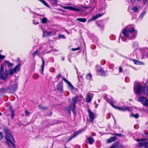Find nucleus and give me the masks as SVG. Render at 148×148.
Listing matches in <instances>:
<instances>
[{"instance_id":"nucleus-1","label":"nucleus","mask_w":148,"mask_h":148,"mask_svg":"<svg viewBox=\"0 0 148 148\" xmlns=\"http://www.w3.org/2000/svg\"><path fill=\"white\" fill-rule=\"evenodd\" d=\"M21 64H19L16 66L13 69H10L8 70V73L6 71L5 72H3L4 69L3 64H1L0 68V77L3 80H5L7 78L8 74L10 75H12L14 73L18 72L20 70V67Z\"/></svg>"},{"instance_id":"nucleus-2","label":"nucleus","mask_w":148,"mask_h":148,"mask_svg":"<svg viewBox=\"0 0 148 148\" xmlns=\"http://www.w3.org/2000/svg\"><path fill=\"white\" fill-rule=\"evenodd\" d=\"M134 90L136 94L139 95L143 92L145 94L148 95V86H146L142 87L138 82L134 83Z\"/></svg>"},{"instance_id":"nucleus-3","label":"nucleus","mask_w":148,"mask_h":148,"mask_svg":"<svg viewBox=\"0 0 148 148\" xmlns=\"http://www.w3.org/2000/svg\"><path fill=\"white\" fill-rule=\"evenodd\" d=\"M136 33V31L135 30L134 28L130 27H126L123 32L125 37L129 39L134 38Z\"/></svg>"},{"instance_id":"nucleus-4","label":"nucleus","mask_w":148,"mask_h":148,"mask_svg":"<svg viewBox=\"0 0 148 148\" xmlns=\"http://www.w3.org/2000/svg\"><path fill=\"white\" fill-rule=\"evenodd\" d=\"M4 131L6 134L5 137L6 140V142L9 146L12 148L15 147V145L13 142H15V140L11 134L10 133L8 130L6 128L4 129Z\"/></svg>"},{"instance_id":"nucleus-5","label":"nucleus","mask_w":148,"mask_h":148,"mask_svg":"<svg viewBox=\"0 0 148 148\" xmlns=\"http://www.w3.org/2000/svg\"><path fill=\"white\" fill-rule=\"evenodd\" d=\"M18 84L15 83L8 87L6 89V90L7 92L10 93L13 92L16 90Z\"/></svg>"},{"instance_id":"nucleus-6","label":"nucleus","mask_w":148,"mask_h":148,"mask_svg":"<svg viewBox=\"0 0 148 148\" xmlns=\"http://www.w3.org/2000/svg\"><path fill=\"white\" fill-rule=\"evenodd\" d=\"M62 7L64 9L72 10L75 11H80L79 6L77 5L75 6L74 7L64 6H62Z\"/></svg>"},{"instance_id":"nucleus-7","label":"nucleus","mask_w":148,"mask_h":148,"mask_svg":"<svg viewBox=\"0 0 148 148\" xmlns=\"http://www.w3.org/2000/svg\"><path fill=\"white\" fill-rule=\"evenodd\" d=\"M78 97L76 96L75 97H73L72 99V104L71 105V109L73 111L76 109V106L75 104L77 102Z\"/></svg>"},{"instance_id":"nucleus-8","label":"nucleus","mask_w":148,"mask_h":148,"mask_svg":"<svg viewBox=\"0 0 148 148\" xmlns=\"http://www.w3.org/2000/svg\"><path fill=\"white\" fill-rule=\"evenodd\" d=\"M138 101L141 102L145 106H148V100L145 97H141L138 98Z\"/></svg>"},{"instance_id":"nucleus-9","label":"nucleus","mask_w":148,"mask_h":148,"mask_svg":"<svg viewBox=\"0 0 148 148\" xmlns=\"http://www.w3.org/2000/svg\"><path fill=\"white\" fill-rule=\"evenodd\" d=\"M85 130V129H83L74 132L73 134L69 137V138L68 140L69 141L71 140L72 138L76 136L78 134L83 132Z\"/></svg>"},{"instance_id":"nucleus-10","label":"nucleus","mask_w":148,"mask_h":148,"mask_svg":"<svg viewBox=\"0 0 148 148\" xmlns=\"http://www.w3.org/2000/svg\"><path fill=\"white\" fill-rule=\"evenodd\" d=\"M111 105L114 108H116L120 110L125 111L129 110V108L127 107L123 106L120 107L118 106H115L112 103L111 104Z\"/></svg>"},{"instance_id":"nucleus-11","label":"nucleus","mask_w":148,"mask_h":148,"mask_svg":"<svg viewBox=\"0 0 148 148\" xmlns=\"http://www.w3.org/2000/svg\"><path fill=\"white\" fill-rule=\"evenodd\" d=\"M89 116V121L92 122L95 118L94 114L89 109L88 110Z\"/></svg>"},{"instance_id":"nucleus-12","label":"nucleus","mask_w":148,"mask_h":148,"mask_svg":"<svg viewBox=\"0 0 148 148\" xmlns=\"http://www.w3.org/2000/svg\"><path fill=\"white\" fill-rule=\"evenodd\" d=\"M103 14V13H99L95 15L94 16H92V17L88 21V22H89L95 20L98 18L99 17L102 16Z\"/></svg>"},{"instance_id":"nucleus-13","label":"nucleus","mask_w":148,"mask_h":148,"mask_svg":"<svg viewBox=\"0 0 148 148\" xmlns=\"http://www.w3.org/2000/svg\"><path fill=\"white\" fill-rule=\"evenodd\" d=\"M93 94L91 93L88 92L87 94V98L86 99V101L88 103L90 102L92 98Z\"/></svg>"},{"instance_id":"nucleus-14","label":"nucleus","mask_w":148,"mask_h":148,"mask_svg":"<svg viewBox=\"0 0 148 148\" xmlns=\"http://www.w3.org/2000/svg\"><path fill=\"white\" fill-rule=\"evenodd\" d=\"M43 37H47L51 36L53 34L52 32H47V31H43Z\"/></svg>"},{"instance_id":"nucleus-15","label":"nucleus","mask_w":148,"mask_h":148,"mask_svg":"<svg viewBox=\"0 0 148 148\" xmlns=\"http://www.w3.org/2000/svg\"><path fill=\"white\" fill-rule=\"evenodd\" d=\"M42 64L41 66V69L40 70V72L42 74H43V71L44 70V64H45V60L44 59L42 58Z\"/></svg>"},{"instance_id":"nucleus-16","label":"nucleus","mask_w":148,"mask_h":148,"mask_svg":"<svg viewBox=\"0 0 148 148\" xmlns=\"http://www.w3.org/2000/svg\"><path fill=\"white\" fill-rule=\"evenodd\" d=\"M116 139V136L111 137L107 140V142L108 143H111L115 141Z\"/></svg>"},{"instance_id":"nucleus-17","label":"nucleus","mask_w":148,"mask_h":148,"mask_svg":"<svg viewBox=\"0 0 148 148\" xmlns=\"http://www.w3.org/2000/svg\"><path fill=\"white\" fill-rule=\"evenodd\" d=\"M63 85L62 82L59 83L57 86V89L60 90V91L62 92L63 90Z\"/></svg>"},{"instance_id":"nucleus-18","label":"nucleus","mask_w":148,"mask_h":148,"mask_svg":"<svg viewBox=\"0 0 148 148\" xmlns=\"http://www.w3.org/2000/svg\"><path fill=\"white\" fill-rule=\"evenodd\" d=\"M5 64L7 65L8 66L12 67L13 66L14 64L13 63H10L8 61L6 60L5 62Z\"/></svg>"},{"instance_id":"nucleus-19","label":"nucleus","mask_w":148,"mask_h":148,"mask_svg":"<svg viewBox=\"0 0 148 148\" xmlns=\"http://www.w3.org/2000/svg\"><path fill=\"white\" fill-rule=\"evenodd\" d=\"M133 61L134 64L137 65H142L143 64V62H140L135 59H133Z\"/></svg>"},{"instance_id":"nucleus-20","label":"nucleus","mask_w":148,"mask_h":148,"mask_svg":"<svg viewBox=\"0 0 148 148\" xmlns=\"http://www.w3.org/2000/svg\"><path fill=\"white\" fill-rule=\"evenodd\" d=\"M87 140L89 144H92L94 141V140L91 137H89L87 138Z\"/></svg>"},{"instance_id":"nucleus-21","label":"nucleus","mask_w":148,"mask_h":148,"mask_svg":"<svg viewBox=\"0 0 148 148\" xmlns=\"http://www.w3.org/2000/svg\"><path fill=\"white\" fill-rule=\"evenodd\" d=\"M98 71L100 73V74L103 76H105L106 74L103 71L101 68H100L99 70Z\"/></svg>"},{"instance_id":"nucleus-22","label":"nucleus","mask_w":148,"mask_h":148,"mask_svg":"<svg viewBox=\"0 0 148 148\" xmlns=\"http://www.w3.org/2000/svg\"><path fill=\"white\" fill-rule=\"evenodd\" d=\"M86 79L89 81H91L92 79V76L90 73L88 74L86 76Z\"/></svg>"},{"instance_id":"nucleus-23","label":"nucleus","mask_w":148,"mask_h":148,"mask_svg":"<svg viewBox=\"0 0 148 148\" xmlns=\"http://www.w3.org/2000/svg\"><path fill=\"white\" fill-rule=\"evenodd\" d=\"M77 20L83 23L85 22L86 21V18H77Z\"/></svg>"},{"instance_id":"nucleus-24","label":"nucleus","mask_w":148,"mask_h":148,"mask_svg":"<svg viewBox=\"0 0 148 148\" xmlns=\"http://www.w3.org/2000/svg\"><path fill=\"white\" fill-rule=\"evenodd\" d=\"M146 13V11H143L140 15L139 18L141 19H142L144 16L145 15Z\"/></svg>"},{"instance_id":"nucleus-25","label":"nucleus","mask_w":148,"mask_h":148,"mask_svg":"<svg viewBox=\"0 0 148 148\" xmlns=\"http://www.w3.org/2000/svg\"><path fill=\"white\" fill-rule=\"evenodd\" d=\"M10 110L11 113V117L12 119H13L14 116V110L11 108H10Z\"/></svg>"},{"instance_id":"nucleus-26","label":"nucleus","mask_w":148,"mask_h":148,"mask_svg":"<svg viewBox=\"0 0 148 148\" xmlns=\"http://www.w3.org/2000/svg\"><path fill=\"white\" fill-rule=\"evenodd\" d=\"M146 142V141H145L139 143L138 145V147H141L143 146H144Z\"/></svg>"},{"instance_id":"nucleus-27","label":"nucleus","mask_w":148,"mask_h":148,"mask_svg":"<svg viewBox=\"0 0 148 148\" xmlns=\"http://www.w3.org/2000/svg\"><path fill=\"white\" fill-rule=\"evenodd\" d=\"M132 10L134 12H138L139 10L138 8L137 7L134 6L132 8Z\"/></svg>"},{"instance_id":"nucleus-28","label":"nucleus","mask_w":148,"mask_h":148,"mask_svg":"<svg viewBox=\"0 0 148 148\" xmlns=\"http://www.w3.org/2000/svg\"><path fill=\"white\" fill-rule=\"evenodd\" d=\"M40 52L39 50H37L35 51L34 52L32 53V55L33 56V57H34L36 55H38L39 53Z\"/></svg>"},{"instance_id":"nucleus-29","label":"nucleus","mask_w":148,"mask_h":148,"mask_svg":"<svg viewBox=\"0 0 148 148\" xmlns=\"http://www.w3.org/2000/svg\"><path fill=\"white\" fill-rule=\"evenodd\" d=\"M118 144L117 142H116L110 147V148H115L118 146Z\"/></svg>"},{"instance_id":"nucleus-30","label":"nucleus","mask_w":148,"mask_h":148,"mask_svg":"<svg viewBox=\"0 0 148 148\" xmlns=\"http://www.w3.org/2000/svg\"><path fill=\"white\" fill-rule=\"evenodd\" d=\"M41 21L42 23H45L47 21V19L45 17L41 19Z\"/></svg>"},{"instance_id":"nucleus-31","label":"nucleus","mask_w":148,"mask_h":148,"mask_svg":"<svg viewBox=\"0 0 148 148\" xmlns=\"http://www.w3.org/2000/svg\"><path fill=\"white\" fill-rule=\"evenodd\" d=\"M92 5L91 6L92 7V10H93L95 8V5H96V3L95 2H93L92 3Z\"/></svg>"},{"instance_id":"nucleus-32","label":"nucleus","mask_w":148,"mask_h":148,"mask_svg":"<svg viewBox=\"0 0 148 148\" xmlns=\"http://www.w3.org/2000/svg\"><path fill=\"white\" fill-rule=\"evenodd\" d=\"M68 85L69 86L71 90H73L74 89V87L71 84V83L70 82L68 84Z\"/></svg>"},{"instance_id":"nucleus-33","label":"nucleus","mask_w":148,"mask_h":148,"mask_svg":"<svg viewBox=\"0 0 148 148\" xmlns=\"http://www.w3.org/2000/svg\"><path fill=\"white\" fill-rule=\"evenodd\" d=\"M57 0H51V2L52 4H56L57 3Z\"/></svg>"},{"instance_id":"nucleus-34","label":"nucleus","mask_w":148,"mask_h":148,"mask_svg":"<svg viewBox=\"0 0 148 148\" xmlns=\"http://www.w3.org/2000/svg\"><path fill=\"white\" fill-rule=\"evenodd\" d=\"M25 113L26 116H28L30 114V113L27 110H25Z\"/></svg>"},{"instance_id":"nucleus-35","label":"nucleus","mask_w":148,"mask_h":148,"mask_svg":"<svg viewBox=\"0 0 148 148\" xmlns=\"http://www.w3.org/2000/svg\"><path fill=\"white\" fill-rule=\"evenodd\" d=\"M38 75L36 74H35L33 75V78L34 79H37L38 78Z\"/></svg>"},{"instance_id":"nucleus-36","label":"nucleus","mask_w":148,"mask_h":148,"mask_svg":"<svg viewBox=\"0 0 148 148\" xmlns=\"http://www.w3.org/2000/svg\"><path fill=\"white\" fill-rule=\"evenodd\" d=\"M80 49V47H78L76 48H72L71 49V50L72 51H75L79 50Z\"/></svg>"},{"instance_id":"nucleus-37","label":"nucleus","mask_w":148,"mask_h":148,"mask_svg":"<svg viewBox=\"0 0 148 148\" xmlns=\"http://www.w3.org/2000/svg\"><path fill=\"white\" fill-rule=\"evenodd\" d=\"M131 116H134L135 118H137L139 117V115L138 114H133Z\"/></svg>"},{"instance_id":"nucleus-38","label":"nucleus","mask_w":148,"mask_h":148,"mask_svg":"<svg viewBox=\"0 0 148 148\" xmlns=\"http://www.w3.org/2000/svg\"><path fill=\"white\" fill-rule=\"evenodd\" d=\"M142 0H130V1L132 3H135L136 1L139 2L140 1Z\"/></svg>"},{"instance_id":"nucleus-39","label":"nucleus","mask_w":148,"mask_h":148,"mask_svg":"<svg viewBox=\"0 0 148 148\" xmlns=\"http://www.w3.org/2000/svg\"><path fill=\"white\" fill-rule=\"evenodd\" d=\"M58 37L59 38H65V36L64 35L61 34H59Z\"/></svg>"},{"instance_id":"nucleus-40","label":"nucleus","mask_w":148,"mask_h":148,"mask_svg":"<svg viewBox=\"0 0 148 148\" xmlns=\"http://www.w3.org/2000/svg\"><path fill=\"white\" fill-rule=\"evenodd\" d=\"M62 79L68 84L70 82L68 81L66 78H62Z\"/></svg>"},{"instance_id":"nucleus-41","label":"nucleus","mask_w":148,"mask_h":148,"mask_svg":"<svg viewBox=\"0 0 148 148\" xmlns=\"http://www.w3.org/2000/svg\"><path fill=\"white\" fill-rule=\"evenodd\" d=\"M38 107L40 109L42 110H44L45 109V108L42 106V105H39Z\"/></svg>"},{"instance_id":"nucleus-42","label":"nucleus","mask_w":148,"mask_h":148,"mask_svg":"<svg viewBox=\"0 0 148 148\" xmlns=\"http://www.w3.org/2000/svg\"><path fill=\"white\" fill-rule=\"evenodd\" d=\"M144 146L145 147V148H148V143L146 142Z\"/></svg>"},{"instance_id":"nucleus-43","label":"nucleus","mask_w":148,"mask_h":148,"mask_svg":"<svg viewBox=\"0 0 148 148\" xmlns=\"http://www.w3.org/2000/svg\"><path fill=\"white\" fill-rule=\"evenodd\" d=\"M3 137V134L2 132H0V139H2Z\"/></svg>"},{"instance_id":"nucleus-44","label":"nucleus","mask_w":148,"mask_h":148,"mask_svg":"<svg viewBox=\"0 0 148 148\" xmlns=\"http://www.w3.org/2000/svg\"><path fill=\"white\" fill-rule=\"evenodd\" d=\"M33 22L34 23L35 25H37L38 23V22L37 21H36L35 20H33Z\"/></svg>"},{"instance_id":"nucleus-45","label":"nucleus","mask_w":148,"mask_h":148,"mask_svg":"<svg viewBox=\"0 0 148 148\" xmlns=\"http://www.w3.org/2000/svg\"><path fill=\"white\" fill-rule=\"evenodd\" d=\"M61 76V75L60 73L57 76V78L58 79L60 78Z\"/></svg>"},{"instance_id":"nucleus-46","label":"nucleus","mask_w":148,"mask_h":148,"mask_svg":"<svg viewBox=\"0 0 148 148\" xmlns=\"http://www.w3.org/2000/svg\"><path fill=\"white\" fill-rule=\"evenodd\" d=\"M122 69L121 67H120L119 68V73H121L122 72Z\"/></svg>"},{"instance_id":"nucleus-47","label":"nucleus","mask_w":148,"mask_h":148,"mask_svg":"<svg viewBox=\"0 0 148 148\" xmlns=\"http://www.w3.org/2000/svg\"><path fill=\"white\" fill-rule=\"evenodd\" d=\"M114 135L119 136H121L122 135L120 134H114Z\"/></svg>"},{"instance_id":"nucleus-48","label":"nucleus","mask_w":148,"mask_h":148,"mask_svg":"<svg viewBox=\"0 0 148 148\" xmlns=\"http://www.w3.org/2000/svg\"><path fill=\"white\" fill-rule=\"evenodd\" d=\"M143 139H136V140L137 142H139L140 141H143Z\"/></svg>"},{"instance_id":"nucleus-49","label":"nucleus","mask_w":148,"mask_h":148,"mask_svg":"<svg viewBox=\"0 0 148 148\" xmlns=\"http://www.w3.org/2000/svg\"><path fill=\"white\" fill-rule=\"evenodd\" d=\"M114 66V65L112 64H110V68H112Z\"/></svg>"},{"instance_id":"nucleus-50","label":"nucleus","mask_w":148,"mask_h":148,"mask_svg":"<svg viewBox=\"0 0 148 148\" xmlns=\"http://www.w3.org/2000/svg\"><path fill=\"white\" fill-rule=\"evenodd\" d=\"M56 124V123H51L49 124V125H49L50 126V125H54V124Z\"/></svg>"},{"instance_id":"nucleus-51","label":"nucleus","mask_w":148,"mask_h":148,"mask_svg":"<svg viewBox=\"0 0 148 148\" xmlns=\"http://www.w3.org/2000/svg\"><path fill=\"white\" fill-rule=\"evenodd\" d=\"M80 99H82V95H80L79 96Z\"/></svg>"},{"instance_id":"nucleus-52","label":"nucleus","mask_w":148,"mask_h":148,"mask_svg":"<svg viewBox=\"0 0 148 148\" xmlns=\"http://www.w3.org/2000/svg\"><path fill=\"white\" fill-rule=\"evenodd\" d=\"M121 39H122V40L123 41H125V40L124 39V38H121Z\"/></svg>"},{"instance_id":"nucleus-53","label":"nucleus","mask_w":148,"mask_h":148,"mask_svg":"<svg viewBox=\"0 0 148 148\" xmlns=\"http://www.w3.org/2000/svg\"><path fill=\"white\" fill-rule=\"evenodd\" d=\"M62 60L63 61L64 60V58H62Z\"/></svg>"},{"instance_id":"nucleus-54","label":"nucleus","mask_w":148,"mask_h":148,"mask_svg":"<svg viewBox=\"0 0 148 148\" xmlns=\"http://www.w3.org/2000/svg\"><path fill=\"white\" fill-rule=\"evenodd\" d=\"M42 49V47H40V48H39V49Z\"/></svg>"},{"instance_id":"nucleus-55","label":"nucleus","mask_w":148,"mask_h":148,"mask_svg":"<svg viewBox=\"0 0 148 148\" xmlns=\"http://www.w3.org/2000/svg\"><path fill=\"white\" fill-rule=\"evenodd\" d=\"M2 115V114L1 112H0V116Z\"/></svg>"},{"instance_id":"nucleus-56","label":"nucleus","mask_w":148,"mask_h":148,"mask_svg":"<svg viewBox=\"0 0 148 148\" xmlns=\"http://www.w3.org/2000/svg\"><path fill=\"white\" fill-rule=\"evenodd\" d=\"M147 83H148V80H147Z\"/></svg>"}]
</instances>
